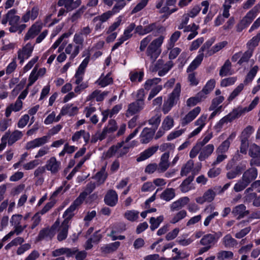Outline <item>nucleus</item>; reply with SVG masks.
I'll return each instance as SVG.
<instances>
[{"mask_svg":"<svg viewBox=\"0 0 260 260\" xmlns=\"http://www.w3.org/2000/svg\"><path fill=\"white\" fill-rule=\"evenodd\" d=\"M84 39L83 36L79 32L76 33L73 38V42L75 45L78 46L81 49L83 47Z\"/></svg>","mask_w":260,"mask_h":260,"instance_id":"680f3d73","label":"nucleus"},{"mask_svg":"<svg viewBox=\"0 0 260 260\" xmlns=\"http://www.w3.org/2000/svg\"><path fill=\"white\" fill-rule=\"evenodd\" d=\"M253 131L254 129L252 126L250 125L247 126L241 133L240 139L248 140V138L253 132Z\"/></svg>","mask_w":260,"mask_h":260,"instance_id":"774afa93","label":"nucleus"},{"mask_svg":"<svg viewBox=\"0 0 260 260\" xmlns=\"http://www.w3.org/2000/svg\"><path fill=\"white\" fill-rule=\"evenodd\" d=\"M43 28V23L37 21L34 23L28 29L24 36V40L26 41L35 38L39 34Z\"/></svg>","mask_w":260,"mask_h":260,"instance_id":"39448f33","label":"nucleus"},{"mask_svg":"<svg viewBox=\"0 0 260 260\" xmlns=\"http://www.w3.org/2000/svg\"><path fill=\"white\" fill-rule=\"evenodd\" d=\"M78 111L77 107H73L72 105L67 104L63 106L61 110V114L74 115Z\"/></svg>","mask_w":260,"mask_h":260,"instance_id":"09e8293b","label":"nucleus"},{"mask_svg":"<svg viewBox=\"0 0 260 260\" xmlns=\"http://www.w3.org/2000/svg\"><path fill=\"white\" fill-rule=\"evenodd\" d=\"M60 225V221L57 219L54 224L50 228H45L42 229L38 236V240H42L43 239L51 240L56 234L57 229Z\"/></svg>","mask_w":260,"mask_h":260,"instance_id":"7ed1b4c3","label":"nucleus"},{"mask_svg":"<svg viewBox=\"0 0 260 260\" xmlns=\"http://www.w3.org/2000/svg\"><path fill=\"white\" fill-rule=\"evenodd\" d=\"M181 84L177 83L173 91L169 95L167 101L175 106L179 100Z\"/></svg>","mask_w":260,"mask_h":260,"instance_id":"2eb2a0df","label":"nucleus"},{"mask_svg":"<svg viewBox=\"0 0 260 260\" xmlns=\"http://www.w3.org/2000/svg\"><path fill=\"white\" fill-rule=\"evenodd\" d=\"M81 4V0H58L57 5L59 7L64 6L67 11H71Z\"/></svg>","mask_w":260,"mask_h":260,"instance_id":"9b49d317","label":"nucleus"},{"mask_svg":"<svg viewBox=\"0 0 260 260\" xmlns=\"http://www.w3.org/2000/svg\"><path fill=\"white\" fill-rule=\"evenodd\" d=\"M187 216V212L185 210H181L177 212L171 218L170 223L175 224Z\"/></svg>","mask_w":260,"mask_h":260,"instance_id":"603ef678","label":"nucleus"},{"mask_svg":"<svg viewBox=\"0 0 260 260\" xmlns=\"http://www.w3.org/2000/svg\"><path fill=\"white\" fill-rule=\"evenodd\" d=\"M120 243L119 242H115L111 244L105 245L102 247L103 252L105 253H111L116 250L119 247Z\"/></svg>","mask_w":260,"mask_h":260,"instance_id":"3c124183","label":"nucleus"},{"mask_svg":"<svg viewBox=\"0 0 260 260\" xmlns=\"http://www.w3.org/2000/svg\"><path fill=\"white\" fill-rule=\"evenodd\" d=\"M50 139V136H44L40 138H36L32 141L28 142L25 146L27 150L34 149L36 147H41L47 143Z\"/></svg>","mask_w":260,"mask_h":260,"instance_id":"9d476101","label":"nucleus"},{"mask_svg":"<svg viewBox=\"0 0 260 260\" xmlns=\"http://www.w3.org/2000/svg\"><path fill=\"white\" fill-rule=\"evenodd\" d=\"M231 62L229 59H227L219 71V75L221 77L226 76L232 74L231 71Z\"/></svg>","mask_w":260,"mask_h":260,"instance_id":"4c0bfd02","label":"nucleus"},{"mask_svg":"<svg viewBox=\"0 0 260 260\" xmlns=\"http://www.w3.org/2000/svg\"><path fill=\"white\" fill-rule=\"evenodd\" d=\"M81 49L73 43L69 44L65 48V52L70 55V59H74L79 53Z\"/></svg>","mask_w":260,"mask_h":260,"instance_id":"c756f323","label":"nucleus"},{"mask_svg":"<svg viewBox=\"0 0 260 260\" xmlns=\"http://www.w3.org/2000/svg\"><path fill=\"white\" fill-rule=\"evenodd\" d=\"M164 39V36H160L151 41L152 36L148 35L140 41L139 50L141 52H143L146 49V54L153 63L161 52V46Z\"/></svg>","mask_w":260,"mask_h":260,"instance_id":"f257e3e1","label":"nucleus"},{"mask_svg":"<svg viewBox=\"0 0 260 260\" xmlns=\"http://www.w3.org/2000/svg\"><path fill=\"white\" fill-rule=\"evenodd\" d=\"M155 130L145 127L142 131L140 137V141L142 144L148 143L152 139Z\"/></svg>","mask_w":260,"mask_h":260,"instance_id":"4be33fe9","label":"nucleus"},{"mask_svg":"<svg viewBox=\"0 0 260 260\" xmlns=\"http://www.w3.org/2000/svg\"><path fill=\"white\" fill-rule=\"evenodd\" d=\"M22 136V133L18 130L14 131L12 134L9 131L5 133L1 139L0 152L6 148L7 143L9 145H12Z\"/></svg>","mask_w":260,"mask_h":260,"instance_id":"f03ea898","label":"nucleus"},{"mask_svg":"<svg viewBox=\"0 0 260 260\" xmlns=\"http://www.w3.org/2000/svg\"><path fill=\"white\" fill-rule=\"evenodd\" d=\"M22 102L21 100H17L14 104H11L7 107L5 112L6 117L8 118L12 111L18 112L22 108Z\"/></svg>","mask_w":260,"mask_h":260,"instance_id":"c85d7f7f","label":"nucleus"},{"mask_svg":"<svg viewBox=\"0 0 260 260\" xmlns=\"http://www.w3.org/2000/svg\"><path fill=\"white\" fill-rule=\"evenodd\" d=\"M164 217L163 215H160L156 218L152 217L150 218L149 222L150 224V229L152 231H154L157 229L160 223L164 221Z\"/></svg>","mask_w":260,"mask_h":260,"instance_id":"a18cd8bd","label":"nucleus"},{"mask_svg":"<svg viewBox=\"0 0 260 260\" xmlns=\"http://www.w3.org/2000/svg\"><path fill=\"white\" fill-rule=\"evenodd\" d=\"M106 166L103 167L101 170L98 172L94 176V179L98 182V185H101L104 183L107 177V173L106 172Z\"/></svg>","mask_w":260,"mask_h":260,"instance_id":"58836bf2","label":"nucleus"},{"mask_svg":"<svg viewBox=\"0 0 260 260\" xmlns=\"http://www.w3.org/2000/svg\"><path fill=\"white\" fill-rule=\"evenodd\" d=\"M96 83L102 87H104L112 84L113 83V79L111 77L110 74L108 73L106 76L102 75L96 81Z\"/></svg>","mask_w":260,"mask_h":260,"instance_id":"c03bdc74","label":"nucleus"},{"mask_svg":"<svg viewBox=\"0 0 260 260\" xmlns=\"http://www.w3.org/2000/svg\"><path fill=\"white\" fill-rule=\"evenodd\" d=\"M201 110V109L200 107H197L189 112L188 114L181 119V125L185 126L194 120L200 113Z\"/></svg>","mask_w":260,"mask_h":260,"instance_id":"f3484780","label":"nucleus"},{"mask_svg":"<svg viewBox=\"0 0 260 260\" xmlns=\"http://www.w3.org/2000/svg\"><path fill=\"white\" fill-rule=\"evenodd\" d=\"M70 223H71L68 222V221L63 220L61 225H59L57 229L58 232L57 238L59 241H62L67 238Z\"/></svg>","mask_w":260,"mask_h":260,"instance_id":"ddd939ff","label":"nucleus"},{"mask_svg":"<svg viewBox=\"0 0 260 260\" xmlns=\"http://www.w3.org/2000/svg\"><path fill=\"white\" fill-rule=\"evenodd\" d=\"M82 203L83 201L77 198L63 213V217L64 218L63 220L68 221V222L71 223V220L74 215L73 212L76 209L77 207L80 206Z\"/></svg>","mask_w":260,"mask_h":260,"instance_id":"0eeeda50","label":"nucleus"},{"mask_svg":"<svg viewBox=\"0 0 260 260\" xmlns=\"http://www.w3.org/2000/svg\"><path fill=\"white\" fill-rule=\"evenodd\" d=\"M194 165L192 160H189L185 165L182 167L180 175L181 176H186L192 170Z\"/></svg>","mask_w":260,"mask_h":260,"instance_id":"864d4df0","label":"nucleus"},{"mask_svg":"<svg viewBox=\"0 0 260 260\" xmlns=\"http://www.w3.org/2000/svg\"><path fill=\"white\" fill-rule=\"evenodd\" d=\"M145 104L138 102H134L128 105L126 111V116L129 117L132 116L142 110L144 107Z\"/></svg>","mask_w":260,"mask_h":260,"instance_id":"aec40b11","label":"nucleus"},{"mask_svg":"<svg viewBox=\"0 0 260 260\" xmlns=\"http://www.w3.org/2000/svg\"><path fill=\"white\" fill-rule=\"evenodd\" d=\"M193 179V176H189L182 182L179 186L180 190L182 192H186L190 190L191 187L189 185Z\"/></svg>","mask_w":260,"mask_h":260,"instance_id":"8fccbe9b","label":"nucleus"},{"mask_svg":"<svg viewBox=\"0 0 260 260\" xmlns=\"http://www.w3.org/2000/svg\"><path fill=\"white\" fill-rule=\"evenodd\" d=\"M45 167L52 174H55L61 169V162L57 161L55 157L52 156L47 160Z\"/></svg>","mask_w":260,"mask_h":260,"instance_id":"1a4fd4ad","label":"nucleus"},{"mask_svg":"<svg viewBox=\"0 0 260 260\" xmlns=\"http://www.w3.org/2000/svg\"><path fill=\"white\" fill-rule=\"evenodd\" d=\"M234 254L232 251L222 250L217 254V258L218 260H225L228 258H232Z\"/></svg>","mask_w":260,"mask_h":260,"instance_id":"052dcab7","label":"nucleus"},{"mask_svg":"<svg viewBox=\"0 0 260 260\" xmlns=\"http://www.w3.org/2000/svg\"><path fill=\"white\" fill-rule=\"evenodd\" d=\"M33 49L34 45L28 43L21 49L18 50V59L20 60V63H22L25 59H27L31 56Z\"/></svg>","mask_w":260,"mask_h":260,"instance_id":"6e6552de","label":"nucleus"},{"mask_svg":"<svg viewBox=\"0 0 260 260\" xmlns=\"http://www.w3.org/2000/svg\"><path fill=\"white\" fill-rule=\"evenodd\" d=\"M257 176L256 169L251 168L246 170L242 175V179L244 180L248 184L254 180Z\"/></svg>","mask_w":260,"mask_h":260,"instance_id":"bb28decb","label":"nucleus"},{"mask_svg":"<svg viewBox=\"0 0 260 260\" xmlns=\"http://www.w3.org/2000/svg\"><path fill=\"white\" fill-rule=\"evenodd\" d=\"M214 149L213 144H210L201 148V152L199 155V159L200 161H204L207 159L212 153Z\"/></svg>","mask_w":260,"mask_h":260,"instance_id":"a878e982","label":"nucleus"},{"mask_svg":"<svg viewBox=\"0 0 260 260\" xmlns=\"http://www.w3.org/2000/svg\"><path fill=\"white\" fill-rule=\"evenodd\" d=\"M155 29H157L158 31H160L161 30H163L164 28L162 27L157 25L156 23H151L144 27L145 35L149 34Z\"/></svg>","mask_w":260,"mask_h":260,"instance_id":"0e129e2a","label":"nucleus"},{"mask_svg":"<svg viewBox=\"0 0 260 260\" xmlns=\"http://www.w3.org/2000/svg\"><path fill=\"white\" fill-rule=\"evenodd\" d=\"M244 85L245 84L244 83H240L231 93L229 97L228 98V101H231L233 100L236 96H237L243 89Z\"/></svg>","mask_w":260,"mask_h":260,"instance_id":"338daca9","label":"nucleus"},{"mask_svg":"<svg viewBox=\"0 0 260 260\" xmlns=\"http://www.w3.org/2000/svg\"><path fill=\"white\" fill-rule=\"evenodd\" d=\"M253 52L251 50H247L244 53L242 52L240 58L238 61L237 63L242 66L244 63H248L250 58L252 56Z\"/></svg>","mask_w":260,"mask_h":260,"instance_id":"49530a36","label":"nucleus"},{"mask_svg":"<svg viewBox=\"0 0 260 260\" xmlns=\"http://www.w3.org/2000/svg\"><path fill=\"white\" fill-rule=\"evenodd\" d=\"M230 143L228 140H225L217 148L216 153H223L226 152L230 146Z\"/></svg>","mask_w":260,"mask_h":260,"instance_id":"4d7b16f0","label":"nucleus"},{"mask_svg":"<svg viewBox=\"0 0 260 260\" xmlns=\"http://www.w3.org/2000/svg\"><path fill=\"white\" fill-rule=\"evenodd\" d=\"M240 117L237 110L234 109L232 112L222 118L214 126L217 131H220L224 124L232 122L234 120Z\"/></svg>","mask_w":260,"mask_h":260,"instance_id":"20e7f679","label":"nucleus"},{"mask_svg":"<svg viewBox=\"0 0 260 260\" xmlns=\"http://www.w3.org/2000/svg\"><path fill=\"white\" fill-rule=\"evenodd\" d=\"M17 11L15 9H11L7 13V18L10 25L17 24L20 20V17L16 15Z\"/></svg>","mask_w":260,"mask_h":260,"instance_id":"79ce46f5","label":"nucleus"},{"mask_svg":"<svg viewBox=\"0 0 260 260\" xmlns=\"http://www.w3.org/2000/svg\"><path fill=\"white\" fill-rule=\"evenodd\" d=\"M169 152H165L162 154L160 162L157 165V172L158 173L165 172L170 167V162H169Z\"/></svg>","mask_w":260,"mask_h":260,"instance_id":"6ab92c4d","label":"nucleus"},{"mask_svg":"<svg viewBox=\"0 0 260 260\" xmlns=\"http://www.w3.org/2000/svg\"><path fill=\"white\" fill-rule=\"evenodd\" d=\"M204 56V53L199 54L187 68V73L194 72L193 71L201 64Z\"/></svg>","mask_w":260,"mask_h":260,"instance_id":"7c9ffc66","label":"nucleus"},{"mask_svg":"<svg viewBox=\"0 0 260 260\" xmlns=\"http://www.w3.org/2000/svg\"><path fill=\"white\" fill-rule=\"evenodd\" d=\"M249 184L243 179H240L235 184L234 190L235 192H240L243 190Z\"/></svg>","mask_w":260,"mask_h":260,"instance_id":"13d9d810","label":"nucleus"},{"mask_svg":"<svg viewBox=\"0 0 260 260\" xmlns=\"http://www.w3.org/2000/svg\"><path fill=\"white\" fill-rule=\"evenodd\" d=\"M158 148V146H155L145 150L143 152H141L139 156L137 158V161L140 162L149 158L156 152Z\"/></svg>","mask_w":260,"mask_h":260,"instance_id":"b1692460","label":"nucleus"},{"mask_svg":"<svg viewBox=\"0 0 260 260\" xmlns=\"http://www.w3.org/2000/svg\"><path fill=\"white\" fill-rule=\"evenodd\" d=\"M215 196V192L211 189H209L205 192L202 197L197 198L196 201L200 204H203L205 202L210 203L214 200Z\"/></svg>","mask_w":260,"mask_h":260,"instance_id":"4468645a","label":"nucleus"},{"mask_svg":"<svg viewBox=\"0 0 260 260\" xmlns=\"http://www.w3.org/2000/svg\"><path fill=\"white\" fill-rule=\"evenodd\" d=\"M189 201L190 200L187 197L179 198L170 205V207L171 211L174 212L180 210L186 205L189 203Z\"/></svg>","mask_w":260,"mask_h":260,"instance_id":"a211bd4d","label":"nucleus"},{"mask_svg":"<svg viewBox=\"0 0 260 260\" xmlns=\"http://www.w3.org/2000/svg\"><path fill=\"white\" fill-rule=\"evenodd\" d=\"M158 148V146H155L145 150L143 152H141L139 156L137 158V161L140 162L149 158L156 152Z\"/></svg>","mask_w":260,"mask_h":260,"instance_id":"5701e85b","label":"nucleus"},{"mask_svg":"<svg viewBox=\"0 0 260 260\" xmlns=\"http://www.w3.org/2000/svg\"><path fill=\"white\" fill-rule=\"evenodd\" d=\"M158 148V146H155L145 150L143 152H141L139 156L137 158V161L140 162L149 158L156 152Z\"/></svg>","mask_w":260,"mask_h":260,"instance_id":"393cba45","label":"nucleus"},{"mask_svg":"<svg viewBox=\"0 0 260 260\" xmlns=\"http://www.w3.org/2000/svg\"><path fill=\"white\" fill-rule=\"evenodd\" d=\"M139 212L135 210L127 211L124 213V217L128 220L134 221L136 220L139 217Z\"/></svg>","mask_w":260,"mask_h":260,"instance_id":"e2e57ef3","label":"nucleus"},{"mask_svg":"<svg viewBox=\"0 0 260 260\" xmlns=\"http://www.w3.org/2000/svg\"><path fill=\"white\" fill-rule=\"evenodd\" d=\"M175 197V189L172 188H166L160 194L161 199L169 202Z\"/></svg>","mask_w":260,"mask_h":260,"instance_id":"ea45409f","label":"nucleus"},{"mask_svg":"<svg viewBox=\"0 0 260 260\" xmlns=\"http://www.w3.org/2000/svg\"><path fill=\"white\" fill-rule=\"evenodd\" d=\"M260 41V33H258L255 36L250 39L246 44V47L248 50H252L253 52L254 48L258 46Z\"/></svg>","mask_w":260,"mask_h":260,"instance_id":"de8ad7c7","label":"nucleus"},{"mask_svg":"<svg viewBox=\"0 0 260 260\" xmlns=\"http://www.w3.org/2000/svg\"><path fill=\"white\" fill-rule=\"evenodd\" d=\"M75 252L76 251L73 250L71 249L62 247L52 251L51 254L53 257H61V255L63 254H66L68 257H71L72 256Z\"/></svg>","mask_w":260,"mask_h":260,"instance_id":"cd10ccee","label":"nucleus"},{"mask_svg":"<svg viewBox=\"0 0 260 260\" xmlns=\"http://www.w3.org/2000/svg\"><path fill=\"white\" fill-rule=\"evenodd\" d=\"M174 125V120L170 116H167L162 123L161 128L164 129L168 131Z\"/></svg>","mask_w":260,"mask_h":260,"instance_id":"6e6d98bb","label":"nucleus"},{"mask_svg":"<svg viewBox=\"0 0 260 260\" xmlns=\"http://www.w3.org/2000/svg\"><path fill=\"white\" fill-rule=\"evenodd\" d=\"M227 44L228 42L226 41H223L216 44L212 48L211 50L209 51L208 55L211 56L216 53L224 48Z\"/></svg>","mask_w":260,"mask_h":260,"instance_id":"bf43d9fd","label":"nucleus"},{"mask_svg":"<svg viewBox=\"0 0 260 260\" xmlns=\"http://www.w3.org/2000/svg\"><path fill=\"white\" fill-rule=\"evenodd\" d=\"M104 202L108 206H115L118 202V195L116 192L112 189L109 190L105 196Z\"/></svg>","mask_w":260,"mask_h":260,"instance_id":"dca6fc26","label":"nucleus"},{"mask_svg":"<svg viewBox=\"0 0 260 260\" xmlns=\"http://www.w3.org/2000/svg\"><path fill=\"white\" fill-rule=\"evenodd\" d=\"M95 187V183L94 182H90L86 185L85 190L81 192L78 198L83 202L86 197L91 192H92Z\"/></svg>","mask_w":260,"mask_h":260,"instance_id":"c9c22d12","label":"nucleus"},{"mask_svg":"<svg viewBox=\"0 0 260 260\" xmlns=\"http://www.w3.org/2000/svg\"><path fill=\"white\" fill-rule=\"evenodd\" d=\"M232 213L235 216H238V219H241L248 215L249 211L244 204H240L233 208Z\"/></svg>","mask_w":260,"mask_h":260,"instance_id":"412c9836","label":"nucleus"},{"mask_svg":"<svg viewBox=\"0 0 260 260\" xmlns=\"http://www.w3.org/2000/svg\"><path fill=\"white\" fill-rule=\"evenodd\" d=\"M84 55H86V57H85V58L84 59L81 63L80 64L76 73V74L82 76H83L85 72V68H86L87 64L89 63L90 55L89 50L85 51L84 52Z\"/></svg>","mask_w":260,"mask_h":260,"instance_id":"2f4dec72","label":"nucleus"},{"mask_svg":"<svg viewBox=\"0 0 260 260\" xmlns=\"http://www.w3.org/2000/svg\"><path fill=\"white\" fill-rule=\"evenodd\" d=\"M124 144V142L118 143L116 145H113L109 148L108 151L103 154V157L105 159L109 158L114 156L115 154H117V151Z\"/></svg>","mask_w":260,"mask_h":260,"instance_id":"473e14b6","label":"nucleus"},{"mask_svg":"<svg viewBox=\"0 0 260 260\" xmlns=\"http://www.w3.org/2000/svg\"><path fill=\"white\" fill-rule=\"evenodd\" d=\"M39 8L38 6L33 7L31 10H27L24 13L21 19L23 22H27L29 20H35L39 15Z\"/></svg>","mask_w":260,"mask_h":260,"instance_id":"f8f14e48","label":"nucleus"},{"mask_svg":"<svg viewBox=\"0 0 260 260\" xmlns=\"http://www.w3.org/2000/svg\"><path fill=\"white\" fill-rule=\"evenodd\" d=\"M222 244L226 248H232L236 246L238 244V242L229 234L223 238Z\"/></svg>","mask_w":260,"mask_h":260,"instance_id":"a19ab883","label":"nucleus"},{"mask_svg":"<svg viewBox=\"0 0 260 260\" xmlns=\"http://www.w3.org/2000/svg\"><path fill=\"white\" fill-rule=\"evenodd\" d=\"M249 155L252 157L250 165L260 166V147L255 144H252L249 148Z\"/></svg>","mask_w":260,"mask_h":260,"instance_id":"423d86ee","label":"nucleus"},{"mask_svg":"<svg viewBox=\"0 0 260 260\" xmlns=\"http://www.w3.org/2000/svg\"><path fill=\"white\" fill-rule=\"evenodd\" d=\"M259 67L257 66H254L251 69H250L247 75L246 76L245 80H244V84L245 85H247L253 80L256 76Z\"/></svg>","mask_w":260,"mask_h":260,"instance_id":"37998d69","label":"nucleus"},{"mask_svg":"<svg viewBox=\"0 0 260 260\" xmlns=\"http://www.w3.org/2000/svg\"><path fill=\"white\" fill-rule=\"evenodd\" d=\"M214 237L212 236V234H209L205 235L201 240L200 243L204 246H211V244H214Z\"/></svg>","mask_w":260,"mask_h":260,"instance_id":"5fc2aeb1","label":"nucleus"},{"mask_svg":"<svg viewBox=\"0 0 260 260\" xmlns=\"http://www.w3.org/2000/svg\"><path fill=\"white\" fill-rule=\"evenodd\" d=\"M108 91L101 92L100 90H95L88 96L87 100H91L95 99L96 101L101 102L104 100V98L108 94Z\"/></svg>","mask_w":260,"mask_h":260,"instance_id":"f704fd0d","label":"nucleus"},{"mask_svg":"<svg viewBox=\"0 0 260 260\" xmlns=\"http://www.w3.org/2000/svg\"><path fill=\"white\" fill-rule=\"evenodd\" d=\"M258 102L259 98L258 96H256L248 107L243 108L241 106H239L236 108V109L237 110L241 116L242 114L252 110L256 105H257Z\"/></svg>","mask_w":260,"mask_h":260,"instance_id":"72a5a7b5","label":"nucleus"},{"mask_svg":"<svg viewBox=\"0 0 260 260\" xmlns=\"http://www.w3.org/2000/svg\"><path fill=\"white\" fill-rule=\"evenodd\" d=\"M118 12L114 11V8H112L111 11H108L105 13H104L100 16H98L95 17L92 21L94 23L98 22V21H100L102 22H106L108 19H109L115 13H118Z\"/></svg>","mask_w":260,"mask_h":260,"instance_id":"e433bc0d","label":"nucleus"},{"mask_svg":"<svg viewBox=\"0 0 260 260\" xmlns=\"http://www.w3.org/2000/svg\"><path fill=\"white\" fill-rule=\"evenodd\" d=\"M260 11V4L256 5L250 11H249L245 15L247 18H249L252 21L255 18L257 13Z\"/></svg>","mask_w":260,"mask_h":260,"instance_id":"69168bd1","label":"nucleus"}]
</instances>
